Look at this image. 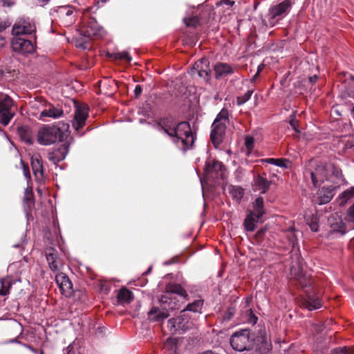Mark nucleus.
Segmentation results:
<instances>
[{
    "label": "nucleus",
    "mask_w": 354,
    "mask_h": 354,
    "mask_svg": "<svg viewBox=\"0 0 354 354\" xmlns=\"http://www.w3.org/2000/svg\"><path fill=\"white\" fill-rule=\"evenodd\" d=\"M186 290L180 285L175 284L168 288L160 299V307H152L148 317L153 322H160L169 316V310H179L187 299Z\"/></svg>",
    "instance_id": "1"
},
{
    "label": "nucleus",
    "mask_w": 354,
    "mask_h": 354,
    "mask_svg": "<svg viewBox=\"0 0 354 354\" xmlns=\"http://www.w3.org/2000/svg\"><path fill=\"white\" fill-rule=\"evenodd\" d=\"M161 128L180 149L185 151L194 145L196 136L189 122H181L172 126L163 123Z\"/></svg>",
    "instance_id": "2"
},
{
    "label": "nucleus",
    "mask_w": 354,
    "mask_h": 354,
    "mask_svg": "<svg viewBox=\"0 0 354 354\" xmlns=\"http://www.w3.org/2000/svg\"><path fill=\"white\" fill-rule=\"evenodd\" d=\"M69 125L57 122L55 125H44L37 132V141L42 145H50L57 140L64 141L68 136Z\"/></svg>",
    "instance_id": "3"
},
{
    "label": "nucleus",
    "mask_w": 354,
    "mask_h": 354,
    "mask_svg": "<svg viewBox=\"0 0 354 354\" xmlns=\"http://www.w3.org/2000/svg\"><path fill=\"white\" fill-rule=\"evenodd\" d=\"M309 174L315 187L319 186L326 180H333V178L340 179L342 177L341 169L333 164L318 162L314 170L306 171L305 175Z\"/></svg>",
    "instance_id": "4"
},
{
    "label": "nucleus",
    "mask_w": 354,
    "mask_h": 354,
    "mask_svg": "<svg viewBox=\"0 0 354 354\" xmlns=\"http://www.w3.org/2000/svg\"><path fill=\"white\" fill-rule=\"evenodd\" d=\"M229 122V112L227 109L222 110L217 114L212 125L210 138L212 143L216 147L222 142L225 135L226 125Z\"/></svg>",
    "instance_id": "5"
},
{
    "label": "nucleus",
    "mask_w": 354,
    "mask_h": 354,
    "mask_svg": "<svg viewBox=\"0 0 354 354\" xmlns=\"http://www.w3.org/2000/svg\"><path fill=\"white\" fill-rule=\"evenodd\" d=\"M254 338L249 329H242L234 333L230 337V345L236 351H248L253 346Z\"/></svg>",
    "instance_id": "6"
},
{
    "label": "nucleus",
    "mask_w": 354,
    "mask_h": 354,
    "mask_svg": "<svg viewBox=\"0 0 354 354\" xmlns=\"http://www.w3.org/2000/svg\"><path fill=\"white\" fill-rule=\"evenodd\" d=\"M291 8V0H284L277 5L271 6L267 14L268 24L266 25L271 27L274 26L279 20L287 16Z\"/></svg>",
    "instance_id": "7"
},
{
    "label": "nucleus",
    "mask_w": 354,
    "mask_h": 354,
    "mask_svg": "<svg viewBox=\"0 0 354 354\" xmlns=\"http://www.w3.org/2000/svg\"><path fill=\"white\" fill-rule=\"evenodd\" d=\"M15 115L12 99L7 95H0V123L7 126Z\"/></svg>",
    "instance_id": "8"
},
{
    "label": "nucleus",
    "mask_w": 354,
    "mask_h": 354,
    "mask_svg": "<svg viewBox=\"0 0 354 354\" xmlns=\"http://www.w3.org/2000/svg\"><path fill=\"white\" fill-rule=\"evenodd\" d=\"M192 325L186 313L182 310L179 316L168 320L167 328L171 333L185 332L192 328Z\"/></svg>",
    "instance_id": "9"
},
{
    "label": "nucleus",
    "mask_w": 354,
    "mask_h": 354,
    "mask_svg": "<svg viewBox=\"0 0 354 354\" xmlns=\"http://www.w3.org/2000/svg\"><path fill=\"white\" fill-rule=\"evenodd\" d=\"M10 44L12 51L22 55L31 54L35 50L34 45L31 41L20 37L14 36Z\"/></svg>",
    "instance_id": "10"
},
{
    "label": "nucleus",
    "mask_w": 354,
    "mask_h": 354,
    "mask_svg": "<svg viewBox=\"0 0 354 354\" xmlns=\"http://www.w3.org/2000/svg\"><path fill=\"white\" fill-rule=\"evenodd\" d=\"M36 30L35 24L30 19H19L13 25L12 34L15 37L31 35Z\"/></svg>",
    "instance_id": "11"
},
{
    "label": "nucleus",
    "mask_w": 354,
    "mask_h": 354,
    "mask_svg": "<svg viewBox=\"0 0 354 354\" xmlns=\"http://www.w3.org/2000/svg\"><path fill=\"white\" fill-rule=\"evenodd\" d=\"M88 109L85 105L76 106L74 118L72 121V127L76 131H78L84 126L88 118Z\"/></svg>",
    "instance_id": "12"
},
{
    "label": "nucleus",
    "mask_w": 354,
    "mask_h": 354,
    "mask_svg": "<svg viewBox=\"0 0 354 354\" xmlns=\"http://www.w3.org/2000/svg\"><path fill=\"white\" fill-rule=\"evenodd\" d=\"M209 72L208 59L203 57L195 62L189 73L192 75L197 74L207 81L209 80Z\"/></svg>",
    "instance_id": "13"
},
{
    "label": "nucleus",
    "mask_w": 354,
    "mask_h": 354,
    "mask_svg": "<svg viewBox=\"0 0 354 354\" xmlns=\"http://www.w3.org/2000/svg\"><path fill=\"white\" fill-rule=\"evenodd\" d=\"M55 281L62 295L66 297H70L72 295L73 284L66 274L58 273L56 274Z\"/></svg>",
    "instance_id": "14"
},
{
    "label": "nucleus",
    "mask_w": 354,
    "mask_h": 354,
    "mask_svg": "<svg viewBox=\"0 0 354 354\" xmlns=\"http://www.w3.org/2000/svg\"><path fill=\"white\" fill-rule=\"evenodd\" d=\"M46 258L50 270L54 272L60 270L62 265L58 252L55 249H48L46 253Z\"/></svg>",
    "instance_id": "15"
},
{
    "label": "nucleus",
    "mask_w": 354,
    "mask_h": 354,
    "mask_svg": "<svg viewBox=\"0 0 354 354\" xmlns=\"http://www.w3.org/2000/svg\"><path fill=\"white\" fill-rule=\"evenodd\" d=\"M303 306L308 310H317L322 306V301L316 294L310 292L304 299Z\"/></svg>",
    "instance_id": "16"
},
{
    "label": "nucleus",
    "mask_w": 354,
    "mask_h": 354,
    "mask_svg": "<svg viewBox=\"0 0 354 354\" xmlns=\"http://www.w3.org/2000/svg\"><path fill=\"white\" fill-rule=\"evenodd\" d=\"M31 165L33 174L37 180L44 178V167L41 158L39 155H34L31 158Z\"/></svg>",
    "instance_id": "17"
},
{
    "label": "nucleus",
    "mask_w": 354,
    "mask_h": 354,
    "mask_svg": "<svg viewBox=\"0 0 354 354\" xmlns=\"http://www.w3.org/2000/svg\"><path fill=\"white\" fill-rule=\"evenodd\" d=\"M68 152V145L66 143L63 144L57 149H55L48 153V159L54 164H56L57 162L63 160L66 158Z\"/></svg>",
    "instance_id": "18"
},
{
    "label": "nucleus",
    "mask_w": 354,
    "mask_h": 354,
    "mask_svg": "<svg viewBox=\"0 0 354 354\" xmlns=\"http://www.w3.org/2000/svg\"><path fill=\"white\" fill-rule=\"evenodd\" d=\"M270 185V181L266 178L258 175L254 178L253 189L255 192L259 191L261 194H266L269 189Z\"/></svg>",
    "instance_id": "19"
},
{
    "label": "nucleus",
    "mask_w": 354,
    "mask_h": 354,
    "mask_svg": "<svg viewBox=\"0 0 354 354\" xmlns=\"http://www.w3.org/2000/svg\"><path fill=\"white\" fill-rule=\"evenodd\" d=\"M328 223L333 232H339L342 235L346 233L347 229L342 220L337 216H332L328 218Z\"/></svg>",
    "instance_id": "20"
},
{
    "label": "nucleus",
    "mask_w": 354,
    "mask_h": 354,
    "mask_svg": "<svg viewBox=\"0 0 354 354\" xmlns=\"http://www.w3.org/2000/svg\"><path fill=\"white\" fill-rule=\"evenodd\" d=\"M216 79H221L234 73L232 67L226 63H218L214 67Z\"/></svg>",
    "instance_id": "21"
},
{
    "label": "nucleus",
    "mask_w": 354,
    "mask_h": 354,
    "mask_svg": "<svg viewBox=\"0 0 354 354\" xmlns=\"http://www.w3.org/2000/svg\"><path fill=\"white\" fill-rule=\"evenodd\" d=\"M86 32L88 37H103L105 34L102 27L93 19L89 21Z\"/></svg>",
    "instance_id": "22"
},
{
    "label": "nucleus",
    "mask_w": 354,
    "mask_h": 354,
    "mask_svg": "<svg viewBox=\"0 0 354 354\" xmlns=\"http://www.w3.org/2000/svg\"><path fill=\"white\" fill-rule=\"evenodd\" d=\"M133 299V293L126 288H122L118 290L117 299L118 304L124 305L130 303Z\"/></svg>",
    "instance_id": "23"
},
{
    "label": "nucleus",
    "mask_w": 354,
    "mask_h": 354,
    "mask_svg": "<svg viewBox=\"0 0 354 354\" xmlns=\"http://www.w3.org/2000/svg\"><path fill=\"white\" fill-rule=\"evenodd\" d=\"M63 114L64 111L62 109L55 106H50L48 109H44L40 113L39 118L41 119L43 118L49 117L56 119L61 118Z\"/></svg>",
    "instance_id": "24"
},
{
    "label": "nucleus",
    "mask_w": 354,
    "mask_h": 354,
    "mask_svg": "<svg viewBox=\"0 0 354 354\" xmlns=\"http://www.w3.org/2000/svg\"><path fill=\"white\" fill-rule=\"evenodd\" d=\"M261 162H266L270 165H274L277 167L288 169L290 167L291 162L286 158H266L261 159Z\"/></svg>",
    "instance_id": "25"
},
{
    "label": "nucleus",
    "mask_w": 354,
    "mask_h": 354,
    "mask_svg": "<svg viewBox=\"0 0 354 354\" xmlns=\"http://www.w3.org/2000/svg\"><path fill=\"white\" fill-rule=\"evenodd\" d=\"M179 339L169 337L164 344V349L167 354H177Z\"/></svg>",
    "instance_id": "26"
},
{
    "label": "nucleus",
    "mask_w": 354,
    "mask_h": 354,
    "mask_svg": "<svg viewBox=\"0 0 354 354\" xmlns=\"http://www.w3.org/2000/svg\"><path fill=\"white\" fill-rule=\"evenodd\" d=\"M259 219L257 218V215L253 212L248 214L243 223L244 228L248 232H254L257 227V223Z\"/></svg>",
    "instance_id": "27"
},
{
    "label": "nucleus",
    "mask_w": 354,
    "mask_h": 354,
    "mask_svg": "<svg viewBox=\"0 0 354 354\" xmlns=\"http://www.w3.org/2000/svg\"><path fill=\"white\" fill-rule=\"evenodd\" d=\"M354 198V186L344 191L338 198L340 205H345L348 201Z\"/></svg>",
    "instance_id": "28"
},
{
    "label": "nucleus",
    "mask_w": 354,
    "mask_h": 354,
    "mask_svg": "<svg viewBox=\"0 0 354 354\" xmlns=\"http://www.w3.org/2000/svg\"><path fill=\"white\" fill-rule=\"evenodd\" d=\"M13 283L12 277H8L0 279V295H7L9 294V290Z\"/></svg>",
    "instance_id": "29"
},
{
    "label": "nucleus",
    "mask_w": 354,
    "mask_h": 354,
    "mask_svg": "<svg viewBox=\"0 0 354 354\" xmlns=\"http://www.w3.org/2000/svg\"><path fill=\"white\" fill-rule=\"evenodd\" d=\"M263 198L261 196H259L256 198L254 202L253 208L254 211V214L257 215V218L260 219L263 215L264 214V209H263Z\"/></svg>",
    "instance_id": "30"
},
{
    "label": "nucleus",
    "mask_w": 354,
    "mask_h": 354,
    "mask_svg": "<svg viewBox=\"0 0 354 354\" xmlns=\"http://www.w3.org/2000/svg\"><path fill=\"white\" fill-rule=\"evenodd\" d=\"M18 133L21 139L25 142L31 145L33 142V138L30 129L27 127H19L18 129Z\"/></svg>",
    "instance_id": "31"
},
{
    "label": "nucleus",
    "mask_w": 354,
    "mask_h": 354,
    "mask_svg": "<svg viewBox=\"0 0 354 354\" xmlns=\"http://www.w3.org/2000/svg\"><path fill=\"white\" fill-rule=\"evenodd\" d=\"M203 306V301L202 299H196L191 304L187 305L186 308L183 310L185 313L190 311L193 313H201Z\"/></svg>",
    "instance_id": "32"
},
{
    "label": "nucleus",
    "mask_w": 354,
    "mask_h": 354,
    "mask_svg": "<svg viewBox=\"0 0 354 354\" xmlns=\"http://www.w3.org/2000/svg\"><path fill=\"white\" fill-rule=\"evenodd\" d=\"M223 167V165L222 164V162L216 160H213L212 163L210 162H206L204 170L206 174H209L212 171H221Z\"/></svg>",
    "instance_id": "33"
},
{
    "label": "nucleus",
    "mask_w": 354,
    "mask_h": 354,
    "mask_svg": "<svg viewBox=\"0 0 354 354\" xmlns=\"http://www.w3.org/2000/svg\"><path fill=\"white\" fill-rule=\"evenodd\" d=\"M229 192L234 200L239 202L244 195V189L239 186H231Z\"/></svg>",
    "instance_id": "34"
},
{
    "label": "nucleus",
    "mask_w": 354,
    "mask_h": 354,
    "mask_svg": "<svg viewBox=\"0 0 354 354\" xmlns=\"http://www.w3.org/2000/svg\"><path fill=\"white\" fill-rule=\"evenodd\" d=\"M306 223L309 225L310 230L317 232L319 230V218L317 216H313L311 218H306Z\"/></svg>",
    "instance_id": "35"
},
{
    "label": "nucleus",
    "mask_w": 354,
    "mask_h": 354,
    "mask_svg": "<svg viewBox=\"0 0 354 354\" xmlns=\"http://www.w3.org/2000/svg\"><path fill=\"white\" fill-rule=\"evenodd\" d=\"M254 91L252 89L248 90L244 95L238 96L236 97V104L238 106H241L248 102L252 97Z\"/></svg>",
    "instance_id": "36"
},
{
    "label": "nucleus",
    "mask_w": 354,
    "mask_h": 354,
    "mask_svg": "<svg viewBox=\"0 0 354 354\" xmlns=\"http://www.w3.org/2000/svg\"><path fill=\"white\" fill-rule=\"evenodd\" d=\"M262 345L259 347L260 351L263 354L269 352L271 349V343L266 336L261 337Z\"/></svg>",
    "instance_id": "37"
},
{
    "label": "nucleus",
    "mask_w": 354,
    "mask_h": 354,
    "mask_svg": "<svg viewBox=\"0 0 354 354\" xmlns=\"http://www.w3.org/2000/svg\"><path fill=\"white\" fill-rule=\"evenodd\" d=\"M245 146L247 149V156H249L253 148H254V139L252 136H245Z\"/></svg>",
    "instance_id": "38"
},
{
    "label": "nucleus",
    "mask_w": 354,
    "mask_h": 354,
    "mask_svg": "<svg viewBox=\"0 0 354 354\" xmlns=\"http://www.w3.org/2000/svg\"><path fill=\"white\" fill-rule=\"evenodd\" d=\"M113 56L115 59L127 60L128 62H131L132 60V57H131L130 54L128 51L126 50L115 53H114Z\"/></svg>",
    "instance_id": "39"
},
{
    "label": "nucleus",
    "mask_w": 354,
    "mask_h": 354,
    "mask_svg": "<svg viewBox=\"0 0 354 354\" xmlns=\"http://www.w3.org/2000/svg\"><path fill=\"white\" fill-rule=\"evenodd\" d=\"M245 313L248 317L247 322L252 325H254L257 322L258 318L254 313L253 310L251 308H250L246 310Z\"/></svg>",
    "instance_id": "40"
},
{
    "label": "nucleus",
    "mask_w": 354,
    "mask_h": 354,
    "mask_svg": "<svg viewBox=\"0 0 354 354\" xmlns=\"http://www.w3.org/2000/svg\"><path fill=\"white\" fill-rule=\"evenodd\" d=\"M183 21L187 26L194 27L199 22V19L196 17H185Z\"/></svg>",
    "instance_id": "41"
},
{
    "label": "nucleus",
    "mask_w": 354,
    "mask_h": 354,
    "mask_svg": "<svg viewBox=\"0 0 354 354\" xmlns=\"http://www.w3.org/2000/svg\"><path fill=\"white\" fill-rule=\"evenodd\" d=\"M333 354H353V351L346 346L337 348L332 350Z\"/></svg>",
    "instance_id": "42"
},
{
    "label": "nucleus",
    "mask_w": 354,
    "mask_h": 354,
    "mask_svg": "<svg viewBox=\"0 0 354 354\" xmlns=\"http://www.w3.org/2000/svg\"><path fill=\"white\" fill-rule=\"evenodd\" d=\"M24 202L29 208L33 205V201L32 199V193H29L27 190L26 191Z\"/></svg>",
    "instance_id": "43"
},
{
    "label": "nucleus",
    "mask_w": 354,
    "mask_h": 354,
    "mask_svg": "<svg viewBox=\"0 0 354 354\" xmlns=\"http://www.w3.org/2000/svg\"><path fill=\"white\" fill-rule=\"evenodd\" d=\"M346 220L348 222L354 223V203L347 210Z\"/></svg>",
    "instance_id": "44"
},
{
    "label": "nucleus",
    "mask_w": 354,
    "mask_h": 354,
    "mask_svg": "<svg viewBox=\"0 0 354 354\" xmlns=\"http://www.w3.org/2000/svg\"><path fill=\"white\" fill-rule=\"evenodd\" d=\"M21 163H22L24 175L25 178L27 179V180H28L30 179V173L28 167L25 165L23 162H21Z\"/></svg>",
    "instance_id": "45"
},
{
    "label": "nucleus",
    "mask_w": 354,
    "mask_h": 354,
    "mask_svg": "<svg viewBox=\"0 0 354 354\" xmlns=\"http://www.w3.org/2000/svg\"><path fill=\"white\" fill-rule=\"evenodd\" d=\"M291 117L292 119L290 120V125L296 132H299L298 127L297 124V120H295V118L293 115Z\"/></svg>",
    "instance_id": "46"
},
{
    "label": "nucleus",
    "mask_w": 354,
    "mask_h": 354,
    "mask_svg": "<svg viewBox=\"0 0 354 354\" xmlns=\"http://www.w3.org/2000/svg\"><path fill=\"white\" fill-rule=\"evenodd\" d=\"M142 92V88L140 85H136L134 89L135 96L138 97Z\"/></svg>",
    "instance_id": "47"
},
{
    "label": "nucleus",
    "mask_w": 354,
    "mask_h": 354,
    "mask_svg": "<svg viewBox=\"0 0 354 354\" xmlns=\"http://www.w3.org/2000/svg\"><path fill=\"white\" fill-rule=\"evenodd\" d=\"M323 324H315L313 325V330L317 332V333H321L324 330Z\"/></svg>",
    "instance_id": "48"
},
{
    "label": "nucleus",
    "mask_w": 354,
    "mask_h": 354,
    "mask_svg": "<svg viewBox=\"0 0 354 354\" xmlns=\"http://www.w3.org/2000/svg\"><path fill=\"white\" fill-rule=\"evenodd\" d=\"M67 353L66 354H79L78 352H77L76 351H75L73 349V347L71 346V345H69L67 348Z\"/></svg>",
    "instance_id": "49"
},
{
    "label": "nucleus",
    "mask_w": 354,
    "mask_h": 354,
    "mask_svg": "<svg viewBox=\"0 0 354 354\" xmlns=\"http://www.w3.org/2000/svg\"><path fill=\"white\" fill-rule=\"evenodd\" d=\"M221 3L228 6H232L234 4V1L232 0H222Z\"/></svg>",
    "instance_id": "50"
},
{
    "label": "nucleus",
    "mask_w": 354,
    "mask_h": 354,
    "mask_svg": "<svg viewBox=\"0 0 354 354\" xmlns=\"http://www.w3.org/2000/svg\"><path fill=\"white\" fill-rule=\"evenodd\" d=\"M320 198H321V200H320L321 203H327L331 200L332 196H327L326 197L320 196Z\"/></svg>",
    "instance_id": "51"
},
{
    "label": "nucleus",
    "mask_w": 354,
    "mask_h": 354,
    "mask_svg": "<svg viewBox=\"0 0 354 354\" xmlns=\"http://www.w3.org/2000/svg\"><path fill=\"white\" fill-rule=\"evenodd\" d=\"M318 77L315 75L309 77V82L312 84H314L317 82Z\"/></svg>",
    "instance_id": "52"
},
{
    "label": "nucleus",
    "mask_w": 354,
    "mask_h": 354,
    "mask_svg": "<svg viewBox=\"0 0 354 354\" xmlns=\"http://www.w3.org/2000/svg\"><path fill=\"white\" fill-rule=\"evenodd\" d=\"M66 15L70 16L73 14V11L71 8H66Z\"/></svg>",
    "instance_id": "53"
},
{
    "label": "nucleus",
    "mask_w": 354,
    "mask_h": 354,
    "mask_svg": "<svg viewBox=\"0 0 354 354\" xmlns=\"http://www.w3.org/2000/svg\"><path fill=\"white\" fill-rule=\"evenodd\" d=\"M32 353L35 354L37 353V351L30 346H26Z\"/></svg>",
    "instance_id": "54"
},
{
    "label": "nucleus",
    "mask_w": 354,
    "mask_h": 354,
    "mask_svg": "<svg viewBox=\"0 0 354 354\" xmlns=\"http://www.w3.org/2000/svg\"><path fill=\"white\" fill-rule=\"evenodd\" d=\"M6 28V26L0 22V32Z\"/></svg>",
    "instance_id": "55"
},
{
    "label": "nucleus",
    "mask_w": 354,
    "mask_h": 354,
    "mask_svg": "<svg viewBox=\"0 0 354 354\" xmlns=\"http://www.w3.org/2000/svg\"><path fill=\"white\" fill-rule=\"evenodd\" d=\"M201 354H216L214 353V352L211 351H205Z\"/></svg>",
    "instance_id": "56"
},
{
    "label": "nucleus",
    "mask_w": 354,
    "mask_h": 354,
    "mask_svg": "<svg viewBox=\"0 0 354 354\" xmlns=\"http://www.w3.org/2000/svg\"><path fill=\"white\" fill-rule=\"evenodd\" d=\"M351 114L352 118L354 120V106L351 109Z\"/></svg>",
    "instance_id": "57"
},
{
    "label": "nucleus",
    "mask_w": 354,
    "mask_h": 354,
    "mask_svg": "<svg viewBox=\"0 0 354 354\" xmlns=\"http://www.w3.org/2000/svg\"><path fill=\"white\" fill-rule=\"evenodd\" d=\"M86 299H87L86 295H84V301H85Z\"/></svg>",
    "instance_id": "58"
},
{
    "label": "nucleus",
    "mask_w": 354,
    "mask_h": 354,
    "mask_svg": "<svg viewBox=\"0 0 354 354\" xmlns=\"http://www.w3.org/2000/svg\"><path fill=\"white\" fill-rule=\"evenodd\" d=\"M107 0H100L101 2L102 3H106Z\"/></svg>",
    "instance_id": "59"
},
{
    "label": "nucleus",
    "mask_w": 354,
    "mask_h": 354,
    "mask_svg": "<svg viewBox=\"0 0 354 354\" xmlns=\"http://www.w3.org/2000/svg\"><path fill=\"white\" fill-rule=\"evenodd\" d=\"M14 247L15 248H18V247H19V245L18 244H15V245H14Z\"/></svg>",
    "instance_id": "60"
},
{
    "label": "nucleus",
    "mask_w": 354,
    "mask_h": 354,
    "mask_svg": "<svg viewBox=\"0 0 354 354\" xmlns=\"http://www.w3.org/2000/svg\"><path fill=\"white\" fill-rule=\"evenodd\" d=\"M39 353H40V354H44V352L42 350H41V351H40V352H39Z\"/></svg>",
    "instance_id": "61"
},
{
    "label": "nucleus",
    "mask_w": 354,
    "mask_h": 354,
    "mask_svg": "<svg viewBox=\"0 0 354 354\" xmlns=\"http://www.w3.org/2000/svg\"><path fill=\"white\" fill-rule=\"evenodd\" d=\"M261 66H258V71H259L260 70H261V68H260Z\"/></svg>",
    "instance_id": "62"
},
{
    "label": "nucleus",
    "mask_w": 354,
    "mask_h": 354,
    "mask_svg": "<svg viewBox=\"0 0 354 354\" xmlns=\"http://www.w3.org/2000/svg\"><path fill=\"white\" fill-rule=\"evenodd\" d=\"M261 66H258V71H259L260 70H261V68H260Z\"/></svg>",
    "instance_id": "63"
},
{
    "label": "nucleus",
    "mask_w": 354,
    "mask_h": 354,
    "mask_svg": "<svg viewBox=\"0 0 354 354\" xmlns=\"http://www.w3.org/2000/svg\"><path fill=\"white\" fill-rule=\"evenodd\" d=\"M164 264H165V265H168V264H169V263H168V262H165V263H164Z\"/></svg>",
    "instance_id": "64"
}]
</instances>
